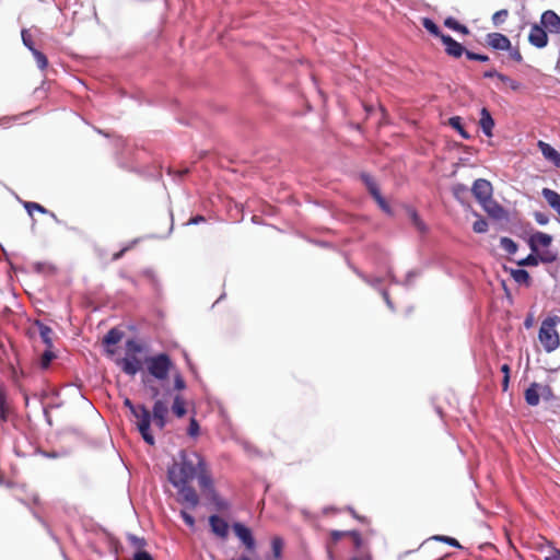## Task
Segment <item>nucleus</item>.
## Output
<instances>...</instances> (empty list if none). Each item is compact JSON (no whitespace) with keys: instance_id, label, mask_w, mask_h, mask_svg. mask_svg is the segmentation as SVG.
<instances>
[{"instance_id":"obj_1","label":"nucleus","mask_w":560,"mask_h":560,"mask_svg":"<svg viewBox=\"0 0 560 560\" xmlns=\"http://www.w3.org/2000/svg\"><path fill=\"white\" fill-rule=\"evenodd\" d=\"M168 481L178 490V502L188 509L199 504L197 491L189 486L195 478L202 490H212L213 481L207 469L205 458L197 452L180 451L167 470Z\"/></svg>"},{"instance_id":"obj_2","label":"nucleus","mask_w":560,"mask_h":560,"mask_svg":"<svg viewBox=\"0 0 560 560\" xmlns=\"http://www.w3.org/2000/svg\"><path fill=\"white\" fill-rule=\"evenodd\" d=\"M559 322L558 316L547 317L541 322L538 339L546 352H552L560 346V336L556 329Z\"/></svg>"},{"instance_id":"obj_3","label":"nucleus","mask_w":560,"mask_h":560,"mask_svg":"<svg viewBox=\"0 0 560 560\" xmlns=\"http://www.w3.org/2000/svg\"><path fill=\"white\" fill-rule=\"evenodd\" d=\"M149 373L156 380H165L173 366L168 354L160 353L145 360Z\"/></svg>"},{"instance_id":"obj_4","label":"nucleus","mask_w":560,"mask_h":560,"mask_svg":"<svg viewBox=\"0 0 560 560\" xmlns=\"http://www.w3.org/2000/svg\"><path fill=\"white\" fill-rule=\"evenodd\" d=\"M136 418V425L142 439L150 445L154 444V436L150 432L151 412L143 405H137V411L132 415Z\"/></svg>"},{"instance_id":"obj_5","label":"nucleus","mask_w":560,"mask_h":560,"mask_svg":"<svg viewBox=\"0 0 560 560\" xmlns=\"http://www.w3.org/2000/svg\"><path fill=\"white\" fill-rule=\"evenodd\" d=\"M558 254L550 249H544L536 255L529 254L526 258L518 261L520 266H537L539 262L552 264L557 260Z\"/></svg>"},{"instance_id":"obj_6","label":"nucleus","mask_w":560,"mask_h":560,"mask_svg":"<svg viewBox=\"0 0 560 560\" xmlns=\"http://www.w3.org/2000/svg\"><path fill=\"white\" fill-rule=\"evenodd\" d=\"M116 364L125 374L129 376H135L142 369V362L137 357V354L126 355L125 358L117 359Z\"/></svg>"},{"instance_id":"obj_7","label":"nucleus","mask_w":560,"mask_h":560,"mask_svg":"<svg viewBox=\"0 0 560 560\" xmlns=\"http://www.w3.org/2000/svg\"><path fill=\"white\" fill-rule=\"evenodd\" d=\"M492 191L491 183L483 178L476 179L471 187V192L479 203L490 199V197H492Z\"/></svg>"},{"instance_id":"obj_8","label":"nucleus","mask_w":560,"mask_h":560,"mask_svg":"<svg viewBox=\"0 0 560 560\" xmlns=\"http://www.w3.org/2000/svg\"><path fill=\"white\" fill-rule=\"evenodd\" d=\"M232 528L235 535L238 537V539L244 544L246 549L249 551H254L256 542L250 529L243 525L242 523H234Z\"/></svg>"},{"instance_id":"obj_9","label":"nucleus","mask_w":560,"mask_h":560,"mask_svg":"<svg viewBox=\"0 0 560 560\" xmlns=\"http://www.w3.org/2000/svg\"><path fill=\"white\" fill-rule=\"evenodd\" d=\"M167 412H168V408H167L166 404L163 400L158 399L153 405L151 418H152L154 424L156 427H159V429H161V430L164 429V427L166 424Z\"/></svg>"},{"instance_id":"obj_10","label":"nucleus","mask_w":560,"mask_h":560,"mask_svg":"<svg viewBox=\"0 0 560 560\" xmlns=\"http://www.w3.org/2000/svg\"><path fill=\"white\" fill-rule=\"evenodd\" d=\"M31 331L33 335L38 334L39 338L42 339L46 348H52L54 331L49 326L39 320H36Z\"/></svg>"},{"instance_id":"obj_11","label":"nucleus","mask_w":560,"mask_h":560,"mask_svg":"<svg viewBox=\"0 0 560 560\" xmlns=\"http://www.w3.org/2000/svg\"><path fill=\"white\" fill-rule=\"evenodd\" d=\"M483 210L493 219L501 220L506 217V211L492 197L480 202Z\"/></svg>"},{"instance_id":"obj_12","label":"nucleus","mask_w":560,"mask_h":560,"mask_svg":"<svg viewBox=\"0 0 560 560\" xmlns=\"http://www.w3.org/2000/svg\"><path fill=\"white\" fill-rule=\"evenodd\" d=\"M209 525L211 527V532L222 538V539H226L228 536H229V524L226 521H224L223 518H221L220 516L218 515H211L209 517Z\"/></svg>"},{"instance_id":"obj_13","label":"nucleus","mask_w":560,"mask_h":560,"mask_svg":"<svg viewBox=\"0 0 560 560\" xmlns=\"http://www.w3.org/2000/svg\"><path fill=\"white\" fill-rule=\"evenodd\" d=\"M441 40L444 44L445 51L448 56L459 58L466 51L464 46L450 35H441Z\"/></svg>"},{"instance_id":"obj_14","label":"nucleus","mask_w":560,"mask_h":560,"mask_svg":"<svg viewBox=\"0 0 560 560\" xmlns=\"http://www.w3.org/2000/svg\"><path fill=\"white\" fill-rule=\"evenodd\" d=\"M487 44L498 50H509L511 48L510 39L501 33H489L487 35Z\"/></svg>"},{"instance_id":"obj_15","label":"nucleus","mask_w":560,"mask_h":560,"mask_svg":"<svg viewBox=\"0 0 560 560\" xmlns=\"http://www.w3.org/2000/svg\"><path fill=\"white\" fill-rule=\"evenodd\" d=\"M551 243L552 236L544 232H536L529 238V247L533 253H538L539 247L548 249L547 247H549Z\"/></svg>"},{"instance_id":"obj_16","label":"nucleus","mask_w":560,"mask_h":560,"mask_svg":"<svg viewBox=\"0 0 560 560\" xmlns=\"http://www.w3.org/2000/svg\"><path fill=\"white\" fill-rule=\"evenodd\" d=\"M528 40L533 46L542 48L548 43V36L542 27L534 25L529 32Z\"/></svg>"},{"instance_id":"obj_17","label":"nucleus","mask_w":560,"mask_h":560,"mask_svg":"<svg viewBox=\"0 0 560 560\" xmlns=\"http://www.w3.org/2000/svg\"><path fill=\"white\" fill-rule=\"evenodd\" d=\"M541 23L551 33L560 34V16L556 12L551 10L544 12Z\"/></svg>"},{"instance_id":"obj_18","label":"nucleus","mask_w":560,"mask_h":560,"mask_svg":"<svg viewBox=\"0 0 560 560\" xmlns=\"http://www.w3.org/2000/svg\"><path fill=\"white\" fill-rule=\"evenodd\" d=\"M537 147L546 160L552 162L555 166L560 168V153L555 148L542 140L538 141Z\"/></svg>"},{"instance_id":"obj_19","label":"nucleus","mask_w":560,"mask_h":560,"mask_svg":"<svg viewBox=\"0 0 560 560\" xmlns=\"http://www.w3.org/2000/svg\"><path fill=\"white\" fill-rule=\"evenodd\" d=\"M524 398L527 405L537 406L540 401V384L532 383L524 393Z\"/></svg>"},{"instance_id":"obj_20","label":"nucleus","mask_w":560,"mask_h":560,"mask_svg":"<svg viewBox=\"0 0 560 560\" xmlns=\"http://www.w3.org/2000/svg\"><path fill=\"white\" fill-rule=\"evenodd\" d=\"M480 127L483 131V133L488 137L492 136V129L494 127V120L491 117L489 110L487 108H482L480 112V120H479Z\"/></svg>"},{"instance_id":"obj_21","label":"nucleus","mask_w":560,"mask_h":560,"mask_svg":"<svg viewBox=\"0 0 560 560\" xmlns=\"http://www.w3.org/2000/svg\"><path fill=\"white\" fill-rule=\"evenodd\" d=\"M172 411L178 418H183L186 415V401L182 395H176L174 397Z\"/></svg>"},{"instance_id":"obj_22","label":"nucleus","mask_w":560,"mask_h":560,"mask_svg":"<svg viewBox=\"0 0 560 560\" xmlns=\"http://www.w3.org/2000/svg\"><path fill=\"white\" fill-rule=\"evenodd\" d=\"M122 331L117 328H112L108 330V332L105 335L103 339V343L106 346L110 345H117L122 339Z\"/></svg>"},{"instance_id":"obj_23","label":"nucleus","mask_w":560,"mask_h":560,"mask_svg":"<svg viewBox=\"0 0 560 560\" xmlns=\"http://www.w3.org/2000/svg\"><path fill=\"white\" fill-rule=\"evenodd\" d=\"M56 358L55 352L52 351V348H46L45 351L39 357V366L43 370H46L49 368L51 361Z\"/></svg>"},{"instance_id":"obj_24","label":"nucleus","mask_w":560,"mask_h":560,"mask_svg":"<svg viewBox=\"0 0 560 560\" xmlns=\"http://www.w3.org/2000/svg\"><path fill=\"white\" fill-rule=\"evenodd\" d=\"M10 408L7 402V394L0 388V420L7 421L9 417Z\"/></svg>"},{"instance_id":"obj_25","label":"nucleus","mask_w":560,"mask_h":560,"mask_svg":"<svg viewBox=\"0 0 560 560\" xmlns=\"http://www.w3.org/2000/svg\"><path fill=\"white\" fill-rule=\"evenodd\" d=\"M512 277L517 283L530 285V276L525 269H516L512 271Z\"/></svg>"},{"instance_id":"obj_26","label":"nucleus","mask_w":560,"mask_h":560,"mask_svg":"<svg viewBox=\"0 0 560 560\" xmlns=\"http://www.w3.org/2000/svg\"><path fill=\"white\" fill-rule=\"evenodd\" d=\"M448 125L454 128L455 130H457L459 132V135L464 138V139H469V135L467 133V131L464 129L463 127V124H462V118L459 116H453L448 119Z\"/></svg>"},{"instance_id":"obj_27","label":"nucleus","mask_w":560,"mask_h":560,"mask_svg":"<svg viewBox=\"0 0 560 560\" xmlns=\"http://www.w3.org/2000/svg\"><path fill=\"white\" fill-rule=\"evenodd\" d=\"M143 351V346L135 339L126 341V355L139 354Z\"/></svg>"},{"instance_id":"obj_28","label":"nucleus","mask_w":560,"mask_h":560,"mask_svg":"<svg viewBox=\"0 0 560 560\" xmlns=\"http://www.w3.org/2000/svg\"><path fill=\"white\" fill-rule=\"evenodd\" d=\"M408 214L410 220L412 221L413 225L417 228L418 231L424 232L427 230L425 224L420 219L418 212L413 208H408Z\"/></svg>"},{"instance_id":"obj_29","label":"nucleus","mask_w":560,"mask_h":560,"mask_svg":"<svg viewBox=\"0 0 560 560\" xmlns=\"http://www.w3.org/2000/svg\"><path fill=\"white\" fill-rule=\"evenodd\" d=\"M362 180L364 182V184L372 197L381 192L377 184L375 183V180L373 179L372 176H370L368 174H363Z\"/></svg>"},{"instance_id":"obj_30","label":"nucleus","mask_w":560,"mask_h":560,"mask_svg":"<svg viewBox=\"0 0 560 560\" xmlns=\"http://www.w3.org/2000/svg\"><path fill=\"white\" fill-rule=\"evenodd\" d=\"M24 208L26 209V211H27V213H28L30 215H33V212H34V211H37V212H40V213H45V214H46V213H49V211H48L46 208H44L42 205H39V203H37V202H33V201H26V202H24ZM50 214H51L52 217H55V214H54V213H51V212H50Z\"/></svg>"},{"instance_id":"obj_31","label":"nucleus","mask_w":560,"mask_h":560,"mask_svg":"<svg viewBox=\"0 0 560 560\" xmlns=\"http://www.w3.org/2000/svg\"><path fill=\"white\" fill-rule=\"evenodd\" d=\"M444 24H445V26H447L448 28L454 30V31H457V32L463 33V34H465V35L469 33V31H468L467 26H465V25H463V24L458 23V22H457L455 19H453V18H448V19H446V20H445V22H444Z\"/></svg>"},{"instance_id":"obj_32","label":"nucleus","mask_w":560,"mask_h":560,"mask_svg":"<svg viewBox=\"0 0 560 560\" xmlns=\"http://www.w3.org/2000/svg\"><path fill=\"white\" fill-rule=\"evenodd\" d=\"M500 245L508 254L511 255L515 254L517 250V244L510 237H501Z\"/></svg>"},{"instance_id":"obj_33","label":"nucleus","mask_w":560,"mask_h":560,"mask_svg":"<svg viewBox=\"0 0 560 560\" xmlns=\"http://www.w3.org/2000/svg\"><path fill=\"white\" fill-rule=\"evenodd\" d=\"M32 54L34 56V59L37 63V67L40 69V70H45L47 67H48V59L47 57L39 50H37L36 48L32 50Z\"/></svg>"},{"instance_id":"obj_34","label":"nucleus","mask_w":560,"mask_h":560,"mask_svg":"<svg viewBox=\"0 0 560 560\" xmlns=\"http://www.w3.org/2000/svg\"><path fill=\"white\" fill-rule=\"evenodd\" d=\"M283 540L280 537H273L271 540V549L273 557L280 559L282 556Z\"/></svg>"},{"instance_id":"obj_35","label":"nucleus","mask_w":560,"mask_h":560,"mask_svg":"<svg viewBox=\"0 0 560 560\" xmlns=\"http://www.w3.org/2000/svg\"><path fill=\"white\" fill-rule=\"evenodd\" d=\"M429 540H436V541H442V542H445L450 546H453V547H456V548H462L459 541L453 537H450V536H443V535H434L432 536Z\"/></svg>"},{"instance_id":"obj_36","label":"nucleus","mask_w":560,"mask_h":560,"mask_svg":"<svg viewBox=\"0 0 560 560\" xmlns=\"http://www.w3.org/2000/svg\"><path fill=\"white\" fill-rule=\"evenodd\" d=\"M423 26L424 28L430 32L432 35L434 36H438L441 38V35H443L441 32H440V28L439 26L430 19H424L423 20Z\"/></svg>"},{"instance_id":"obj_37","label":"nucleus","mask_w":560,"mask_h":560,"mask_svg":"<svg viewBox=\"0 0 560 560\" xmlns=\"http://www.w3.org/2000/svg\"><path fill=\"white\" fill-rule=\"evenodd\" d=\"M374 200L378 205V207L387 214L392 215L393 211L388 202L384 199V197L380 194L373 196Z\"/></svg>"},{"instance_id":"obj_38","label":"nucleus","mask_w":560,"mask_h":560,"mask_svg":"<svg viewBox=\"0 0 560 560\" xmlns=\"http://www.w3.org/2000/svg\"><path fill=\"white\" fill-rule=\"evenodd\" d=\"M508 16H509V11L506 9L499 10L492 15V22L495 26H498V25L502 24L503 22H505Z\"/></svg>"},{"instance_id":"obj_39","label":"nucleus","mask_w":560,"mask_h":560,"mask_svg":"<svg viewBox=\"0 0 560 560\" xmlns=\"http://www.w3.org/2000/svg\"><path fill=\"white\" fill-rule=\"evenodd\" d=\"M540 397H542L547 401L556 399V395H555L551 386L541 385V384H540Z\"/></svg>"},{"instance_id":"obj_40","label":"nucleus","mask_w":560,"mask_h":560,"mask_svg":"<svg viewBox=\"0 0 560 560\" xmlns=\"http://www.w3.org/2000/svg\"><path fill=\"white\" fill-rule=\"evenodd\" d=\"M488 222L485 219L479 218L474 222L472 230L475 233H486L488 231Z\"/></svg>"},{"instance_id":"obj_41","label":"nucleus","mask_w":560,"mask_h":560,"mask_svg":"<svg viewBox=\"0 0 560 560\" xmlns=\"http://www.w3.org/2000/svg\"><path fill=\"white\" fill-rule=\"evenodd\" d=\"M498 79L508 84L513 91H517L520 89V83L513 79H511L510 77L501 73V74H498Z\"/></svg>"},{"instance_id":"obj_42","label":"nucleus","mask_w":560,"mask_h":560,"mask_svg":"<svg viewBox=\"0 0 560 560\" xmlns=\"http://www.w3.org/2000/svg\"><path fill=\"white\" fill-rule=\"evenodd\" d=\"M199 423L195 418H191L187 429V434L191 438H196L199 434Z\"/></svg>"},{"instance_id":"obj_43","label":"nucleus","mask_w":560,"mask_h":560,"mask_svg":"<svg viewBox=\"0 0 560 560\" xmlns=\"http://www.w3.org/2000/svg\"><path fill=\"white\" fill-rule=\"evenodd\" d=\"M174 388L177 390H183L186 388V382L179 373L174 375Z\"/></svg>"},{"instance_id":"obj_44","label":"nucleus","mask_w":560,"mask_h":560,"mask_svg":"<svg viewBox=\"0 0 560 560\" xmlns=\"http://www.w3.org/2000/svg\"><path fill=\"white\" fill-rule=\"evenodd\" d=\"M465 54H466V57L470 60H477V61H481V62L489 60V57L486 55L476 54V52H472L469 50H466Z\"/></svg>"},{"instance_id":"obj_45","label":"nucleus","mask_w":560,"mask_h":560,"mask_svg":"<svg viewBox=\"0 0 560 560\" xmlns=\"http://www.w3.org/2000/svg\"><path fill=\"white\" fill-rule=\"evenodd\" d=\"M180 516H182V518H183V521L185 522L186 525H188L189 527H194L195 526V518H194V516L190 513L182 510L180 511Z\"/></svg>"},{"instance_id":"obj_46","label":"nucleus","mask_w":560,"mask_h":560,"mask_svg":"<svg viewBox=\"0 0 560 560\" xmlns=\"http://www.w3.org/2000/svg\"><path fill=\"white\" fill-rule=\"evenodd\" d=\"M133 560H154V559L148 551L138 550L133 556Z\"/></svg>"},{"instance_id":"obj_47","label":"nucleus","mask_w":560,"mask_h":560,"mask_svg":"<svg viewBox=\"0 0 560 560\" xmlns=\"http://www.w3.org/2000/svg\"><path fill=\"white\" fill-rule=\"evenodd\" d=\"M22 39H23V43L24 45L32 51L33 49H35L34 47V44H33V40L31 38V36L27 34L26 31H23L22 32Z\"/></svg>"},{"instance_id":"obj_48","label":"nucleus","mask_w":560,"mask_h":560,"mask_svg":"<svg viewBox=\"0 0 560 560\" xmlns=\"http://www.w3.org/2000/svg\"><path fill=\"white\" fill-rule=\"evenodd\" d=\"M534 217L536 222L540 225H546L549 222V218L545 213L536 212Z\"/></svg>"},{"instance_id":"obj_49","label":"nucleus","mask_w":560,"mask_h":560,"mask_svg":"<svg viewBox=\"0 0 560 560\" xmlns=\"http://www.w3.org/2000/svg\"><path fill=\"white\" fill-rule=\"evenodd\" d=\"M350 532H340V530H332L330 533L331 540L334 542H337L339 539H341L343 536L349 535Z\"/></svg>"},{"instance_id":"obj_50","label":"nucleus","mask_w":560,"mask_h":560,"mask_svg":"<svg viewBox=\"0 0 560 560\" xmlns=\"http://www.w3.org/2000/svg\"><path fill=\"white\" fill-rule=\"evenodd\" d=\"M130 539L133 546L137 547L139 550H141L145 546V540L143 538L131 536Z\"/></svg>"},{"instance_id":"obj_51","label":"nucleus","mask_w":560,"mask_h":560,"mask_svg":"<svg viewBox=\"0 0 560 560\" xmlns=\"http://www.w3.org/2000/svg\"><path fill=\"white\" fill-rule=\"evenodd\" d=\"M546 560H560V550L551 547L550 553L546 557Z\"/></svg>"},{"instance_id":"obj_52","label":"nucleus","mask_w":560,"mask_h":560,"mask_svg":"<svg viewBox=\"0 0 560 560\" xmlns=\"http://www.w3.org/2000/svg\"><path fill=\"white\" fill-rule=\"evenodd\" d=\"M467 191V187L463 184H457L453 187V192L456 197Z\"/></svg>"},{"instance_id":"obj_53","label":"nucleus","mask_w":560,"mask_h":560,"mask_svg":"<svg viewBox=\"0 0 560 560\" xmlns=\"http://www.w3.org/2000/svg\"><path fill=\"white\" fill-rule=\"evenodd\" d=\"M124 406L127 407L130 412L133 415L137 411V406L132 404V401L129 398H126L124 400Z\"/></svg>"},{"instance_id":"obj_54","label":"nucleus","mask_w":560,"mask_h":560,"mask_svg":"<svg viewBox=\"0 0 560 560\" xmlns=\"http://www.w3.org/2000/svg\"><path fill=\"white\" fill-rule=\"evenodd\" d=\"M349 535L352 536L355 547H360L361 545V535L358 532H350Z\"/></svg>"},{"instance_id":"obj_55","label":"nucleus","mask_w":560,"mask_h":560,"mask_svg":"<svg viewBox=\"0 0 560 560\" xmlns=\"http://www.w3.org/2000/svg\"><path fill=\"white\" fill-rule=\"evenodd\" d=\"M511 58L516 62H521L523 60L522 54L518 49H514L511 51Z\"/></svg>"},{"instance_id":"obj_56","label":"nucleus","mask_w":560,"mask_h":560,"mask_svg":"<svg viewBox=\"0 0 560 560\" xmlns=\"http://www.w3.org/2000/svg\"><path fill=\"white\" fill-rule=\"evenodd\" d=\"M205 221H206L205 217H202V215H196V217H194V218L189 219V221L187 222V224H198V223H201V222H205Z\"/></svg>"},{"instance_id":"obj_57","label":"nucleus","mask_w":560,"mask_h":560,"mask_svg":"<svg viewBox=\"0 0 560 560\" xmlns=\"http://www.w3.org/2000/svg\"><path fill=\"white\" fill-rule=\"evenodd\" d=\"M498 74H501L500 72L495 71L494 69L488 70L483 73L485 78H498Z\"/></svg>"},{"instance_id":"obj_58","label":"nucleus","mask_w":560,"mask_h":560,"mask_svg":"<svg viewBox=\"0 0 560 560\" xmlns=\"http://www.w3.org/2000/svg\"><path fill=\"white\" fill-rule=\"evenodd\" d=\"M501 372L503 373V376H510L511 368L509 364H503L501 366Z\"/></svg>"},{"instance_id":"obj_59","label":"nucleus","mask_w":560,"mask_h":560,"mask_svg":"<svg viewBox=\"0 0 560 560\" xmlns=\"http://www.w3.org/2000/svg\"><path fill=\"white\" fill-rule=\"evenodd\" d=\"M509 383H510V376H503V380H502V389H503V392L508 390Z\"/></svg>"},{"instance_id":"obj_60","label":"nucleus","mask_w":560,"mask_h":560,"mask_svg":"<svg viewBox=\"0 0 560 560\" xmlns=\"http://www.w3.org/2000/svg\"><path fill=\"white\" fill-rule=\"evenodd\" d=\"M126 250H127V248H122L118 253H115L114 256H113V259L117 260V259L121 258Z\"/></svg>"},{"instance_id":"obj_61","label":"nucleus","mask_w":560,"mask_h":560,"mask_svg":"<svg viewBox=\"0 0 560 560\" xmlns=\"http://www.w3.org/2000/svg\"><path fill=\"white\" fill-rule=\"evenodd\" d=\"M524 325L526 328H530L533 325V318L532 317L526 318L524 322Z\"/></svg>"},{"instance_id":"obj_62","label":"nucleus","mask_w":560,"mask_h":560,"mask_svg":"<svg viewBox=\"0 0 560 560\" xmlns=\"http://www.w3.org/2000/svg\"><path fill=\"white\" fill-rule=\"evenodd\" d=\"M236 560H252L248 556H245V555H242L238 559Z\"/></svg>"},{"instance_id":"obj_63","label":"nucleus","mask_w":560,"mask_h":560,"mask_svg":"<svg viewBox=\"0 0 560 560\" xmlns=\"http://www.w3.org/2000/svg\"><path fill=\"white\" fill-rule=\"evenodd\" d=\"M153 397H156L159 395V389L156 387L152 388Z\"/></svg>"},{"instance_id":"obj_64","label":"nucleus","mask_w":560,"mask_h":560,"mask_svg":"<svg viewBox=\"0 0 560 560\" xmlns=\"http://www.w3.org/2000/svg\"><path fill=\"white\" fill-rule=\"evenodd\" d=\"M107 352H108L109 354H114V350L108 349V350H107Z\"/></svg>"}]
</instances>
